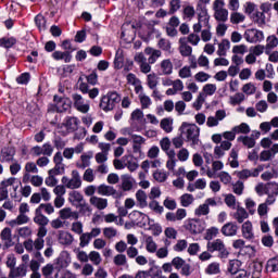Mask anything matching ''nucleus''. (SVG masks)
Wrapping results in <instances>:
<instances>
[{
  "instance_id": "45",
  "label": "nucleus",
  "mask_w": 278,
  "mask_h": 278,
  "mask_svg": "<svg viewBox=\"0 0 278 278\" xmlns=\"http://www.w3.org/2000/svg\"><path fill=\"white\" fill-rule=\"evenodd\" d=\"M237 140L238 142H242L243 147H247L248 149H253V147H255V139L253 137L240 136Z\"/></svg>"
},
{
  "instance_id": "16",
  "label": "nucleus",
  "mask_w": 278,
  "mask_h": 278,
  "mask_svg": "<svg viewBox=\"0 0 278 278\" xmlns=\"http://www.w3.org/2000/svg\"><path fill=\"white\" fill-rule=\"evenodd\" d=\"M178 51L182 58H190L192 55V47L188 45V38L181 37L178 40Z\"/></svg>"
},
{
  "instance_id": "44",
  "label": "nucleus",
  "mask_w": 278,
  "mask_h": 278,
  "mask_svg": "<svg viewBox=\"0 0 278 278\" xmlns=\"http://www.w3.org/2000/svg\"><path fill=\"white\" fill-rule=\"evenodd\" d=\"M0 238H1L2 241H4V244L7 247H11V244H12V229H10V228L2 229V231L0 233Z\"/></svg>"
},
{
  "instance_id": "46",
  "label": "nucleus",
  "mask_w": 278,
  "mask_h": 278,
  "mask_svg": "<svg viewBox=\"0 0 278 278\" xmlns=\"http://www.w3.org/2000/svg\"><path fill=\"white\" fill-rule=\"evenodd\" d=\"M71 110V100L68 99H59L56 104V112H66Z\"/></svg>"
},
{
  "instance_id": "8",
  "label": "nucleus",
  "mask_w": 278,
  "mask_h": 278,
  "mask_svg": "<svg viewBox=\"0 0 278 278\" xmlns=\"http://www.w3.org/2000/svg\"><path fill=\"white\" fill-rule=\"evenodd\" d=\"M243 38L250 45H257L258 42H264V31L257 28H248L243 34Z\"/></svg>"
},
{
  "instance_id": "22",
  "label": "nucleus",
  "mask_w": 278,
  "mask_h": 278,
  "mask_svg": "<svg viewBox=\"0 0 278 278\" xmlns=\"http://www.w3.org/2000/svg\"><path fill=\"white\" fill-rule=\"evenodd\" d=\"M135 62L139 64L141 73H151V63L147 62V59L143 53H137L135 55Z\"/></svg>"
},
{
  "instance_id": "63",
  "label": "nucleus",
  "mask_w": 278,
  "mask_h": 278,
  "mask_svg": "<svg viewBox=\"0 0 278 278\" xmlns=\"http://www.w3.org/2000/svg\"><path fill=\"white\" fill-rule=\"evenodd\" d=\"M267 270H269V273H277V270H278V256H275V257L270 258L267 262Z\"/></svg>"
},
{
  "instance_id": "41",
  "label": "nucleus",
  "mask_w": 278,
  "mask_h": 278,
  "mask_svg": "<svg viewBox=\"0 0 278 278\" xmlns=\"http://www.w3.org/2000/svg\"><path fill=\"white\" fill-rule=\"evenodd\" d=\"M216 90H218L216 84H206L202 88V94L203 97H214V94H216Z\"/></svg>"
},
{
  "instance_id": "15",
  "label": "nucleus",
  "mask_w": 278,
  "mask_h": 278,
  "mask_svg": "<svg viewBox=\"0 0 278 278\" xmlns=\"http://www.w3.org/2000/svg\"><path fill=\"white\" fill-rule=\"evenodd\" d=\"M220 232L226 238H233V236H238V224L236 222H228L222 227Z\"/></svg>"
},
{
  "instance_id": "7",
  "label": "nucleus",
  "mask_w": 278,
  "mask_h": 278,
  "mask_svg": "<svg viewBox=\"0 0 278 278\" xmlns=\"http://www.w3.org/2000/svg\"><path fill=\"white\" fill-rule=\"evenodd\" d=\"M61 181L64 184L65 188H68L70 190H77L81 188V176L76 169L72 170V178L63 176Z\"/></svg>"
},
{
  "instance_id": "34",
  "label": "nucleus",
  "mask_w": 278,
  "mask_h": 278,
  "mask_svg": "<svg viewBox=\"0 0 278 278\" xmlns=\"http://www.w3.org/2000/svg\"><path fill=\"white\" fill-rule=\"evenodd\" d=\"M250 18H252L253 23L258 25V27H262L263 25H266V15L262 11H255Z\"/></svg>"
},
{
  "instance_id": "38",
  "label": "nucleus",
  "mask_w": 278,
  "mask_h": 278,
  "mask_svg": "<svg viewBox=\"0 0 278 278\" xmlns=\"http://www.w3.org/2000/svg\"><path fill=\"white\" fill-rule=\"evenodd\" d=\"M162 75H173V62L170 59H165L161 62Z\"/></svg>"
},
{
  "instance_id": "49",
  "label": "nucleus",
  "mask_w": 278,
  "mask_h": 278,
  "mask_svg": "<svg viewBox=\"0 0 278 278\" xmlns=\"http://www.w3.org/2000/svg\"><path fill=\"white\" fill-rule=\"evenodd\" d=\"M153 179L157 181L159 184H164L166 179H168V173L162 170V169H156L153 173Z\"/></svg>"
},
{
  "instance_id": "5",
  "label": "nucleus",
  "mask_w": 278,
  "mask_h": 278,
  "mask_svg": "<svg viewBox=\"0 0 278 278\" xmlns=\"http://www.w3.org/2000/svg\"><path fill=\"white\" fill-rule=\"evenodd\" d=\"M79 129V118L76 116H67L64 118L63 123L59 126V131L63 136H67V134H73Z\"/></svg>"
},
{
  "instance_id": "20",
  "label": "nucleus",
  "mask_w": 278,
  "mask_h": 278,
  "mask_svg": "<svg viewBox=\"0 0 278 278\" xmlns=\"http://www.w3.org/2000/svg\"><path fill=\"white\" fill-rule=\"evenodd\" d=\"M58 240L59 243L63 247H71V244L75 242V237L68 231L60 230L58 235Z\"/></svg>"
},
{
  "instance_id": "51",
  "label": "nucleus",
  "mask_w": 278,
  "mask_h": 278,
  "mask_svg": "<svg viewBox=\"0 0 278 278\" xmlns=\"http://www.w3.org/2000/svg\"><path fill=\"white\" fill-rule=\"evenodd\" d=\"M241 267L242 262L240 260H231L229 262L228 270L231 273V275H236V273H239Z\"/></svg>"
},
{
  "instance_id": "14",
  "label": "nucleus",
  "mask_w": 278,
  "mask_h": 278,
  "mask_svg": "<svg viewBox=\"0 0 278 278\" xmlns=\"http://www.w3.org/2000/svg\"><path fill=\"white\" fill-rule=\"evenodd\" d=\"M98 194L100 197H113V199H121L123 197L114 187L108 185H100L98 187Z\"/></svg>"
},
{
  "instance_id": "42",
  "label": "nucleus",
  "mask_w": 278,
  "mask_h": 278,
  "mask_svg": "<svg viewBox=\"0 0 278 278\" xmlns=\"http://www.w3.org/2000/svg\"><path fill=\"white\" fill-rule=\"evenodd\" d=\"M90 160H92V152L83 154L80 156V163H77V168H88L90 166Z\"/></svg>"
},
{
  "instance_id": "56",
  "label": "nucleus",
  "mask_w": 278,
  "mask_h": 278,
  "mask_svg": "<svg viewBox=\"0 0 278 278\" xmlns=\"http://www.w3.org/2000/svg\"><path fill=\"white\" fill-rule=\"evenodd\" d=\"M37 208H39L40 212H45L48 216L55 214V207L51 203H41Z\"/></svg>"
},
{
  "instance_id": "3",
  "label": "nucleus",
  "mask_w": 278,
  "mask_h": 278,
  "mask_svg": "<svg viewBox=\"0 0 278 278\" xmlns=\"http://www.w3.org/2000/svg\"><path fill=\"white\" fill-rule=\"evenodd\" d=\"M206 249L210 253L217 252L220 260H227V257H229V250L227 249V245L225 244V241H223V239H215L213 241H208L206 244Z\"/></svg>"
},
{
  "instance_id": "61",
  "label": "nucleus",
  "mask_w": 278,
  "mask_h": 278,
  "mask_svg": "<svg viewBox=\"0 0 278 278\" xmlns=\"http://www.w3.org/2000/svg\"><path fill=\"white\" fill-rule=\"evenodd\" d=\"M207 214H210V207L203 203V204H200L195 210H194V215L195 216H207Z\"/></svg>"
},
{
  "instance_id": "4",
  "label": "nucleus",
  "mask_w": 278,
  "mask_h": 278,
  "mask_svg": "<svg viewBox=\"0 0 278 278\" xmlns=\"http://www.w3.org/2000/svg\"><path fill=\"white\" fill-rule=\"evenodd\" d=\"M213 12L214 18L218 21V23H227V21H229V10L225 8V0H214Z\"/></svg>"
},
{
  "instance_id": "28",
  "label": "nucleus",
  "mask_w": 278,
  "mask_h": 278,
  "mask_svg": "<svg viewBox=\"0 0 278 278\" xmlns=\"http://www.w3.org/2000/svg\"><path fill=\"white\" fill-rule=\"evenodd\" d=\"M138 99L141 103L142 110H149L151 105H153V100H151V97H149L146 92L144 89H142L140 92H137Z\"/></svg>"
},
{
  "instance_id": "60",
  "label": "nucleus",
  "mask_w": 278,
  "mask_h": 278,
  "mask_svg": "<svg viewBox=\"0 0 278 278\" xmlns=\"http://www.w3.org/2000/svg\"><path fill=\"white\" fill-rule=\"evenodd\" d=\"M70 203H81L84 201V195L79 191H72L70 192L68 197Z\"/></svg>"
},
{
  "instance_id": "10",
  "label": "nucleus",
  "mask_w": 278,
  "mask_h": 278,
  "mask_svg": "<svg viewBox=\"0 0 278 278\" xmlns=\"http://www.w3.org/2000/svg\"><path fill=\"white\" fill-rule=\"evenodd\" d=\"M210 25V13L198 11V23L193 24L192 29L194 34H201L202 29L211 27Z\"/></svg>"
},
{
  "instance_id": "1",
  "label": "nucleus",
  "mask_w": 278,
  "mask_h": 278,
  "mask_svg": "<svg viewBox=\"0 0 278 278\" xmlns=\"http://www.w3.org/2000/svg\"><path fill=\"white\" fill-rule=\"evenodd\" d=\"M227 118V111L219 109L215 112V115H211L206 117L203 113H198L194 116V121L198 125H205L206 121V127H218L220 125L222 121H225Z\"/></svg>"
},
{
  "instance_id": "31",
  "label": "nucleus",
  "mask_w": 278,
  "mask_h": 278,
  "mask_svg": "<svg viewBox=\"0 0 278 278\" xmlns=\"http://www.w3.org/2000/svg\"><path fill=\"white\" fill-rule=\"evenodd\" d=\"M135 197L141 210H144V207L149 206V202L147 201L148 195H147V192H144V190H141V189L137 190V192L135 193Z\"/></svg>"
},
{
  "instance_id": "21",
  "label": "nucleus",
  "mask_w": 278,
  "mask_h": 278,
  "mask_svg": "<svg viewBox=\"0 0 278 278\" xmlns=\"http://www.w3.org/2000/svg\"><path fill=\"white\" fill-rule=\"evenodd\" d=\"M134 186H136V179H134L131 175L129 174L122 175L121 188L123 192H130V190H134Z\"/></svg>"
},
{
  "instance_id": "36",
  "label": "nucleus",
  "mask_w": 278,
  "mask_h": 278,
  "mask_svg": "<svg viewBox=\"0 0 278 278\" xmlns=\"http://www.w3.org/2000/svg\"><path fill=\"white\" fill-rule=\"evenodd\" d=\"M235 175L241 181H247V179H251V177L255 178V174H254L253 169H249V168L237 170V172H235Z\"/></svg>"
},
{
  "instance_id": "52",
  "label": "nucleus",
  "mask_w": 278,
  "mask_h": 278,
  "mask_svg": "<svg viewBox=\"0 0 278 278\" xmlns=\"http://www.w3.org/2000/svg\"><path fill=\"white\" fill-rule=\"evenodd\" d=\"M148 207L154 212V214H163L164 213V206L160 205V202L156 200H151L148 204Z\"/></svg>"
},
{
  "instance_id": "62",
  "label": "nucleus",
  "mask_w": 278,
  "mask_h": 278,
  "mask_svg": "<svg viewBox=\"0 0 278 278\" xmlns=\"http://www.w3.org/2000/svg\"><path fill=\"white\" fill-rule=\"evenodd\" d=\"M115 266H125L127 264V256L123 253L116 254L113 258Z\"/></svg>"
},
{
  "instance_id": "18",
  "label": "nucleus",
  "mask_w": 278,
  "mask_h": 278,
  "mask_svg": "<svg viewBox=\"0 0 278 278\" xmlns=\"http://www.w3.org/2000/svg\"><path fill=\"white\" fill-rule=\"evenodd\" d=\"M14 177L7 178L0 182V201H5L9 197V188L14 184Z\"/></svg>"
},
{
  "instance_id": "9",
  "label": "nucleus",
  "mask_w": 278,
  "mask_h": 278,
  "mask_svg": "<svg viewBox=\"0 0 278 278\" xmlns=\"http://www.w3.org/2000/svg\"><path fill=\"white\" fill-rule=\"evenodd\" d=\"M72 100H73L75 110H77V112H80V114H88V112H90V101L84 99L81 94H78V93L72 94Z\"/></svg>"
},
{
  "instance_id": "55",
  "label": "nucleus",
  "mask_w": 278,
  "mask_h": 278,
  "mask_svg": "<svg viewBox=\"0 0 278 278\" xmlns=\"http://www.w3.org/2000/svg\"><path fill=\"white\" fill-rule=\"evenodd\" d=\"M89 260L93 266H99L103 262V258L101 257V253L97 251L89 252Z\"/></svg>"
},
{
  "instance_id": "11",
  "label": "nucleus",
  "mask_w": 278,
  "mask_h": 278,
  "mask_svg": "<svg viewBox=\"0 0 278 278\" xmlns=\"http://www.w3.org/2000/svg\"><path fill=\"white\" fill-rule=\"evenodd\" d=\"M187 231L191 232L193 236L203 233L205 231V222L201 219H189L185 225Z\"/></svg>"
},
{
  "instance_id": "12",
  "label": "nucleus",
  "mask_w": 278,
  "mask_h": 278,
  "mask_svg": "<svg viewBox=\"0 0 278 278\" xmlns=\"http://www.w3.org/2000/svg\"><path fill=\"white\" fill-rule=\"evenodd\" d=\"M129 218L135 223L136 227H147V224L151 220L149 215L136 210L129 214Z\"/></svg>"
},
{
  "instance_id": "64",
  "label": "nucleus",
  "mask_w": 278,
  "mask_h": 278,
  "mask_svg": "<svg viewBox=\"0 0 278 278\" xmlns=\"http://www.w3.org/2000/svg\"><path fill=\"white\" fill-rule=\"evenodd\" d=\"M267 194H271L274 197L278 195V182L276 181L267 182Z\"/></svg>"
},
{
  "instance_id": "58",
  "label": "nucleus",
  "mask_w": 278,
  "mask_h": 278,
  "mask_svg": "<svg viewBox=\"0 0 278 278\" xmlns=\"http://www.w3.org/2000/svg\"><path fill=\"white\" fill-rule=\"evenodd\" d=\"M232 128L236 134H251V126L247 123H241Z\"/></svg>"
},
{
  "instance_id": "35",
  "label": "nucleus",
  "mask_w": 278,
  "mask_h": 278,
  "mask_svg": "<svg viewBox=\"0 0 278 278\" xmlns=\"http://www.w3.org/2000/svg\"><path fill=\"white\" fill-rule=\"evenodd\" d=\"M27 276V270H25V267L18 266V267H11L9 271V278H22Z\"/></svg>"
},
{
  "instance_id": "48",
  "label": "nucleus",
  "mask_w": 278,
  "mask_h": 278,
  "mask_svg": "<svg viewBox=\"0 0 278 278\" xmlns=\"http://www.w3.org/2000/svg\"><path fill=\"white\" fill-rule=\"evenodd\" d=\"M27 223H29V216L20 213L15 219L11 220L10 225L16 227V225H27Z\"/></svg>"
},
{
  "instance_id": "37",
  "label": "nucleus",
  "mask_w": 278,
  "mask_h": 278,
  "mask_svg": "<svg viewBox=\"0 0 278 278\" xmlns=\"http://www.w3.org/2000/svg\"><path fill=\"white\" fill-rule=\"evenodd\" d=\"M159 84H160V78L157 77V74L151 73L147 76V86L148 88H150V90H155Z\"/></svg>"
},
{
  "instance_id": "57",
  "label": "nucleus",
  "mask_w": 278,
  "mask_h": 278,
  "mask_svg": "<svg viewBox=\"0 0 278 278\" xmlns=\"http://www.w3.org/2000/svg\"><path fill=\"white\" fill-rule=\"evenodd\" d=\"M276 47H278V38H277V36H275V35L268 36L267 39H266L265 49L270 51L273 49H276Z\"/></svg>"
},
{
  "instance_id": "19",
  "label": "nucleus",
  "mask_w": 278,
  "mask_h": 278,
  "mask_svg": "<svg viewBox=\"0 0 278 278\" xmlns=\"http://www.w3.org/2000/svg\"><path fill=\"white\" fill-rule=\"evenodd\" d=\"M241 233L245 240H253L255 238V232L253 230V223L247 220L241 226Z\"/></svg>"
},
{
  "instance_id": "25",
  "label": "nucleus",
  "mask_w": 278,
  "mask_h": 278,
  "mask_svg": "<svg viewBox=\"0 0 278 278\" xmlns=\"http://www.w3.org/2000/svg\"><path fill=\"white\" fill-rule=\"evenodd\" d=\"M89 203L92 205V207H96V210L103 211L108 208V199L105 198L92 195L89 199Z\"/></svg>"
},
{
  "instance_id": "6",
  "label": "nucleus",
  "mask_w": 278,
  "mask_h": 278,
  "mask_svg": "<svg viewBox=\"0 0 278 278\" xmlns=\"http://www.w3.org/2000/svg\"><path fill=\"white\" fill-rule=\"evenodd\" d=\"M118 101H121V97H118L117 92H109L101 98L100 108L103 112H112Z\"/></svg>"
},
{
  "instance_id": "59",
  "label": "nucleus",
  "mask_w": 278,
  "mask_h": 278,
  "mask_svg": "<svg viewBox=\"0 0 278 278\" xmlns=\"http://www.w3.org/2000/svg\"><path fill=\"white\" fill-rule=\"evenodd\" d=\"M91 237L88 232H83L79 236V247L80 249H86V247H88V244H90L91 241Z\"/></svg>"
},
{
  "instance_id": "17",
  "label": "nucleus",
  "mask_w": 278,
  "mask_h": 278,
  "mask_svg": "<svg viewBox=\"0 0 278 278\" xmlns=\"http://www.w3.org/2000/svg\"><path fill=\"white\" fill-rule=\"evenodd\" d=\"M225 168V163L223 161H213L212 167L206 169V176L208 179H216L218 172Z\"/></svg>"
},
{
  "instance_id": "47",
  "label": "nucleus",
  "mask_w": 278,
  "mask_h": 278,
  "mask_svg": "<svg viewBox=\"0 0 278 278\" xmlns=\"http://www.w3.org/2000/svg\"><path fill=\"white\" fill-rule=\"evenodd\" d=\"M247 97L242 92H237L229 98L230 105H240V103L244 102Z\"/></svg>"
},
{
  "instance_id": "24",
  "label": "nucleus",
  "mask_w": 278,
  "mask_h": 278,
  "mask_svg": "<svg viewBox=\"0 0 278 278\" xmlns=\"http://www.w3.org/2000/svg\"><path fill=\"white\" fill-rule=\"evenodd\" d=\"M14 155H16V151L12 147L3 148L0 151V162L4 164L5 162H12L14 160Z\"/></svg>"
},
{
  "instance_id": "54",
  "label": "nucleus",
  "mask_w": 278,
  "mask_h": 278,
  "mask_svg": "<svg viewBox=\"0 0 278 278\" xmlns=\"http://www.w3.org/2000/svg\"><path fill=\"white\" fill-rule=\"evenodd\" d=\"M161 128L166 134H170L173 131V118L166 117L161 121Z\"/></svg>"
},
{
  "instance_id": "33",
  "label": "nucleus",
  "mask_w": 278,
  "mask_h": 278,
  "mask_svg": "<svg viewBox=\"0 0 278 278\" xmlns=\"http://www.w3.org/2000/svg\"><path fill=\"white\" fill-rule=\"evenodd\" d=\"M228 49H231V42L229 41V39H223L218 43V49H217L216 53L219 58H225V55H227Z\"/></svg>"
},
{
  "instance_id": "29",
  "label": "nucleus",
  "mask_w": 278,
  "mask_h": 278,
  "mask_svg": "<svg viewBox=\"0 0 278 278\" xmlns=\"http://www.w3.org/2000/svg\"><path fill=\"white\" fill-rule=\"evenodd\" d=\"M126 79H127V84H129L130 86H134L136 93L144 89V87H142V81L139 78H137L135 74H131V73L128 74L126 76Z\"/></svg>"
},
{
  "instance_id": "43",
  "label": "nucleus",
  "mask_w": 278,
  "mask_h": 278,
  "mask_svg": "<svg viewBox=\"0 0 278 278\" xmlns=\"http://www.w3.org/2000/svg\"><path fill=\"white\" fill-rule=\"evenodd\" d=\"M146 251L148 253H155L157 251V243L151 236H146Z\"/></svg>"
},
{
  "instance_id": "39",
  "label": "nucleus",
  "mask_w": 278,
  "mask_h": 278,
  "mask_svg": "<svg viewBox=\"0 0 278 278\" xmlns=\"http://www.w3.org/2000/svg\"><path fill=\"white\" fill-rule=\"evenodd\" d=\"M247 21V16L243 13H240L238 11H233L230 14V23L232 25H240V23H244Z\"/></svg>"
},
{
  "instance_id": "2",
  "label": "nucleus",
  "mask_w": 278,
  "mask_h": 278,
  "mask_svg": "<svg viewBox=\"0 0 278 278\" xmlns=\"http://www.w3.org/2000/svg\"><path fill=\"white\" fill-rule=\"evenodd\" d=\"M181 136H184L187 142H191V147L199 144V136H201V128L197 124H190L184 122L180 126Z\"/></svg>"
},
{
  "instance_id": "13",
  "label": "nucleus",
  "mask_w": 278,
  "mask_h": 278,
  "mask_svg": "<svg viewBox=\"0 0 278 278\" xmlns=\"http://www.w3.org/2000/svg\"><path fill=\"white\" fill-rule=\"evenodd\" d=\"M24 248L28 253H31L34 251H42L45 249V239L36 238L34 239H27L24 241Z\"/></svg>"
},
{
  "instance_id": "27",
  "label": "nucleus",
  "mask_w": 278,
  "mask_h": 278,
  "mask_svg": "<svg viewBox=\"0 0 278 278\" xmlns=\"http://www.w3.org/2000/svg\"><path fill=\"white\" fill-rule=\"evenodd\" d=\"M33 220L36 225H39V227H47V225H49V217L42 214V211L39 208L35 210V216Z\"/></svg>"
},
{
  "instance_id": "30",
  "label": "nucleus",
  "mask_w": 278,
  "mask_h": 278,
  "mask_svg": "<svg viewBox=\"0 0 278 278\" xmlns=\"http://www.w3.org/2000/svg\"><path fill=\"white\" fill-rule=\"evenodd\" d=\"M144 53L150 55L148 59L149 64H155L162 58V51L153 48H146Z\"/></svg>"
},
{
  "instance_id": "23",
  "label": "nucleus",
  "mask_w": 278,
  "mask_h": 278,
  "mask_svg": "<svg viewBox=\"0 0 278 278\" xmlns=\"http://www.w3.org/2000/svg\"><path fill=\"white\" fill-rule=\"evenodd\" d=\"M134 153H142V144H147V139L140 135H131Z\"/></svg>"
},
{
  "instance_id": "26",
  "label": "nucleus",
  "mask_w": 278,
  "mask_h": 278,
  "mask_svg": "<svg viewBox=\"0 0 278 278\" xmlns=\"http://www.w3.org/2000/svg\"><path fill=\"white\" fill-rule=\"evenodd\" d=\"M59 216L62 220H68L70 218L77 220V218H79V213L74 212L72 207H64L59 211Z\"/></svg>"
},
{
  "instance_id": "32",
  "label": "nucleus",
  "mask_w": 278,
  "mask_h": 278,
  "mask_svg": "<svg viewBox=\"0 0 278 278\" xmlns=\"http://www.w3.org/2000/svg\"><path fill=\"white\" fill-rule=\"evenodd\" d=\"M232 216L237 223L242 224L247 218H249V212H247V208L238 206Z\"/></svg>"
},
{
  "instance_id": "50",
  "label": "nucleus",
  "mask_w": 278,
  "mask_h": 278,
  "mask_svg": "<svg viewBox=\"0 0 278 278\" xmlns=\"http://www.w3.org/2000/svg\"><path fill=\"white\" fill-rule=\"evenodd\" d=\"M74 253H75L76 260H78V262H83L85 264L88 263L89 254L86 251H84L79 248H76V249H74Z\"/></svg>"
},
{
  "instance_id": "53",
  "label": "nucleus",
  "mask_w": 278,
  "mask_h": 278,
  "mask_svg": "<svg viewBox=\"0 0 278 278\" xmlns=\"http://www.w3.org/2000/svg\"><path fill=\"white\" fill-rule=\"evenodd\" d=\"M194 81H198V84H205V81H210L212 79V75L205 73V72H198L194 76Z\"/></svg>"
},
{
  "instance_id": "40",
  "label": "nucleus",
  "mask_w": 278,
  "mask_h": 278,
  "mask_svg": "<svg viewBox=\"0 0 278 278\" xmlns=\"http://www.w3.org/2000/svg\"><path fill=\"white\" fill-rule=\"evenodd\" d=\"M52 58L53 60H64L65 63L71 62V60H73V55H71V52L66 51V52H62V51H54L52 53Z\"/></svg>"
}]
</instances>
